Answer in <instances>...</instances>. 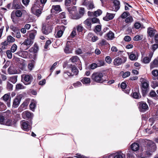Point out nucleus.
I'll list each match as a JSON object with an SVG mask.
<instances>
[{
    "mask_svg": "<svg viewBox=\"0 0 158 158\" xmlns=\"http://www.w3.org/2000/svg\"><path fill=\"white\" fill-rule=\"evenodd\" d=\"M91 78L94 81L100 83L108 80L107 78L105 77L104 73L100 72H94L91 75Z\"/></svg>",
    "mask_w": 158,
    "mask_h": 158,
    "instance_id": "nucleus-1",
    "label": "nucleus"
},
{
    "mask_svg": "<svg viewBox=\"0 0 158 158\" xmlns=\"http://www.w3.org/2000/svg\"><path fill=\"white\" fill-rule=\"evenodd\" d=\"M52 23L51 21L45 22L43 25L42 31L45 35H48L52 31Z\"/></svg>",
    "mask_w": 158,
    "mask_h": 158,
    "instance_id": "nucleus-2",
    "label": "nucleus"
},
{
    "mask_svg": "<svg viewBox=\"0 0 158 158\" xmlns=\"http://www.w3.org/2000/svg\"><path fill=\"white\" fill-rule=\"evenodd\" d=\"M67 70L64 73H66L68 76H72L74 75H76L78 73V71L76 67L72 64H69L67 68Z\"/></svg>",
    "mask_w": 158,
    "mask_h": 158,
    "instance_id": "nucleus-3",
    "label": "nucleus"
},
{
    "mask_svg": "<svg viewBox=\"0 0 158 158\" xmlns=\"http://www.w3.org/2000/svg\"><path fill=\"white\" fill-rule=\"evenodd\" d=\"M21 128L24 131H28L31 129V126L29 124L28 122L23 120L20 122Z\"/></svg>",
    "mask_w": 158,
    "mask_h": 158,
    "instance_id": "nucleus-4",
    "label": "nucleus"
},
{
    "mask_svg": "<svg viewBox=\"0 0 158 158\" xmlns=\"http://www.w3.org/2000/svg\"><path fill=\"white\" fill-rule=\"evenodd\" d=\"M3 100L8 107H10L11 97L10 93L5 94L2 97Z\"/></svg>",
    "mask_w": 158,
    "mask_h": 158,
    "instance_id": "nucleus-5",
    "label": "nucleus"
},
{
    "mask_svg": "<svg viewBox=\"0 0 158 158\" xmlns=\"http://www.w3.org/2000/svg\"><path fill=\"white\" fill-rule=\"evenodd\" d=\"M142 89L143 94L145 96L148 92V88L149 87V82L147 81H142Z\"/></svg>",
    "mask_w": 158,
    "mask_h": 158,
    "instance_id": "nucleus-6",
    "label": "nucleus"
},
{
    "mask_svg": "<svg viewBox=\"0 0 158 158\" xmlns=\"http://www.w3.org/2000/svg\"><path fill=\"white\" fill-rule=\"evenodd\" d=\"M31 77L29 75H24L22 76V81L25 85L30 84L31 82Z\"/></svg>",
    "mask_w": 158,
    "mask_h": 158,
    "instance_id": "nucleus-7",
    "label": "nucleus"
},
{
    "mask_svg": "<svg viewBox=\"0 0 158 158\" xmlns=\"http://www.w3.org/2000/svg\"><path fill=\"white\" fill-rule=\"evenodd\" d=\"M16 115L17 117L16 120H13L11 119H7L6 122V125L8 126H12L15 124L16 122L19 120V114H17Z\"/></svg>",
    "mask_w": 158,
    "mask_h": 158,
    "instance_id": "nucleus-8",
    "label": "nucleus"
},
{
    "mask_svg": "<svg viewBox=\"0 0 158 158\" xmlns=\"http://www.w3.org/2000/svg\"><path fill=\"white\" fill-rule=\"evenodd\" d=\"M21 100V98L19 96L16 97L13 100L12 108H17L20 104Z\"/></svg>",
    "mask_w": 158,
    "mask_h": 158,
    "instance_id": "nucleus-9",
    "label": "nucleus"
},
{
    "mask_svg": "<svg viewBox=\"0 0 158 158\" xmlns=\"http://www.w3.org/2000/svg\"><path fill=\"white\" fill-rule=\"evenodd\" d=\"M113 3V6L110 10L116 12L120 8V2L117 0H114Z\"/></svg>",
    "mask_w": 158,
    "mask_h": 158,
    "instance_id": "nucleus-10",
    "label": "nucleus"
},
{
    "mask_svg": "<svg viewBox=\"0 0 158 158\" xmlns=\"http://www.w3.org/2000/svg\"><path fill=\"white\" fill-rule=\"evenodd\" d=\"M33 40L30 39H26L24 42L22 44V45H23L27 46V49L28 48L33 44Z\"/></svg>",
    "mask_w": 158,
    "mask_h": 158,
    "instance_id": "nucleus-11",
    "label": "nucleus"
},
{
    "mask_svg": "<svg viewBox=\"0 0 158 158\" xmlns=\"http://www.w3.org/2000/svg\"><path fill=\"white\" fill-rule=\"evenodd\" d=\"M148 107L147 104L144 102H142L139 104V109L141 112H144L148 110Z\"/></svg>",
    "mask_w": 158,
    "mask_h": 158,
    "instance_id": "nucleus-12",
    "label": "nucleus"
},
{
    "mask_svg": "<svg viewBox=\"0 0 158 158\" xmlns=\"http://www.w3.org/2000/svg\"><path fill=\"white\" fill-rule=\"evenodd\" d=\"M22 117L24 119L31 118L33 116L32 114L28 111H26L22 114Z\"/></svg>",
    "mask_w": 158,
    "mask_h": 158,
    "instance_id": "nucleus-13",
    "label": "nucleus"
},
{
    "mask_svg": "<svg viewBox=\"0 0 158 158\" xmlns=\"http://www.w3.org/2000/svg\"><path fill=\"white\" fill-rule=\"evenodd\" d=\"M115 14H111L109 13H107L106 16L103 18V19L106 21H108L113 19Z\"/></svg>",
    "mask_w": 158,
    "mask_h": 158,
    "instance_id": "nucleus-14",
    "label": "nucleus"
},
{
    "mask_svg": "<svg viewBox=\"0 0 158 158\" xmlns=\"http://www.w3.org/2000/svg\"><path fill=\"white\" fill-rule=\"evenodd\" d=\"M83 23L87 27L88 29L90 30L92 23L91 18H87L84 22Z\"/></svg>",
    "mask_w": 158,
    "mask_h": 158,
    "instance_id": "nucleus-15",
    "label": "nucleus"
},
{
    "mask_svg": "<svg viewBox=\"0 0 158 158\" xmlns=\"http://www.w3.org/2000/svg\"><path fill=\"white\" fill-rule=\"evenodd\" d=\"M72 41H68L66 44V46L64 49V51L66 53H72V49L69 48V43H70Z\"/></svg>",
    "mask_w": 158,
    "mask_h": 158,
    "instance_id": "nucleus-16",
    "label": "nucleus"
},
{
    "mask_svg": "<svg viewBox=\"0 0 158 158\" xmlns=\"http://www.w3.org/2000/svg\"><path fill=\"white\" fill-rule=\"evenodd\" d=\"M156 32V31L152 27H149L148 29L147 33L151 37H153Z\"/></svg>",
    "mask_w": 158,
    "mask_h": 158,
    "instance_id": "nucleus-17",
    "label": "nucleus"
},
{
    "mask_svg": "<svg viewBox=\"0 0 158 158\" xmlns=\"http://www.w3.org/2000/svg\"><path fill=\"white\" fill-rule=\"evenodd\" d=\"M77 0H65L64 4L66 6H69L72 4L75 5Z\"/></svg>",
    "mask_w": 158,
    "mask_h": 158,
    "instance_id": "nucleus-18",
    "label": "nucleus"
},
{
    "mask_svg": "<svg viewBox=\"0 0 158 158\" xmlns=\"http://www.w3.org/2000/svg\"><path fill=\"white\" fill-rule=\"evenodd\" d=\"M22 6L16 0H14L13 3V7L14 9H17L22 8Z\"/></svg>",
    "mask_w": 158,
    "mask_h": 158,
    "instance_id": "nucleus-19",
    "label": "nucleus"
},
{
    "mask_svg": "<svg viewBox=\"0 0 158 158\" xmlns=\"http://www.w3.org/2000/svg\"><path fill=\"white\" fill-rule=\"evenodd\" d=\"M38 49V46L35 43L34 46L30 48L29 51L31 52L35 53L37 52Z\"/></svg>",
    "mask_w": 158,
    "mask_h": 158,
    "instance_id": "nucleus-20",
    "label": "nucleus"
},
{
    "mask_svg": "<svg viewBox=\"0 0 158 158\" xmlns=\"http://www.w3.org/2000/svg\"><path fill=\"white\" fill-rule=\"evenodd\" d=\"M123 62L122 59L119 57L115 58L114 61V64L116 66H118L120 65Z\"/></svg>",
    "mask_w": 158,
    "mask_h": 158,
    "instance_id": "nucleus-21",
    "label": "nucleus"
},
{
    "mask_svg": "<svg viewBox=\"0 0 158 158\" xmlns=\"http://www.w3.org/2000/svg\"><path fill=\"white\" fill-rule=\"evenodd\" d=\"M65 27L64 26H62L60 27V30H59L57 34L56 35V37L60 38L61 37L63 33V31L64 30Z\"/></svg>",
    "mask_w": 158,
    "mask_h": 158,
    "instance_id": "nucleus-22",
    "label": "nucleus"
},
{
    "mask_svg": "<svg viewBox=\"0 0 158 158\" xmlns=\"http://www.w3.org/2000/svg\"><path fill=\"white\" fill-rule=\"evenodd\" d=\"M17 54L19 55V56H21L24 58H27L28 56L31 57L28 55V53L27 51L19 52H17Z\"/></svg>",
    "mask_w": 158,
    "mask_h": 158,
    "instance_id": "nucleus-23",
    "label": "nucleus"
},
{
    "mask_svg": "<svg viewBox=\"0 0 158 158\" xmlns=\"http://www.w3.org/2000/svg\"><path fill=\"white\" fill-rule=\"evenodd\" d=\"M158 67V60L156 59H154L150 64V68L151 69Z\"/></svg>",
    "mask_w": 158,
    "mask_h": 158,
    "instance_id": "nucleus-24",
    "label": "nucleus"
},
{
    "mask_svg": "<svg viewBox=\"0 0 158 158\" xmlns=\"http://www.w3.org/2000/svg\"><path fill=\"white\" fill-rule=\"evenodd\" d=\"M39 3L37 2H35L31 8V12H35L36 10H37L40 8V7L39 6Z\"/></svg>",
    "mask_w": 158,
    "mask_h": 158,
    "instance_id": "nucleus-25",
    "label": "nucleus"
},
{
    "mask_svg": "<svg viewBox=\"0 0 158 158\" xmlns=\"http://www.w3.org/2000/svg\"><path fill=\"white\" fill-rule=\"evenodd\" d=\"M131 148L132 150L134 151H136L139 150V145L138 143H134L131 145Z\"/></svg>",
    "mask_w": 158,
    "mask_h": 158,
    "instance_id": "nucleus-26",
    "label": "nucleus"
},
{
    "mask_svg": "<svg viewBox=\"0 0 158 158\" xmlns=\"http://www.w3.org/2000/svg\"><path fill=\"white\" fill-rule=\"evenodd\" d=\"M128 54L129 56V58L131 60L135 61L137 60V56H136L134 54L132 53H128Z\"/></svg>",
    "mask_w": 158,
    "mask_h": 158,
    "instance_id": "nucleus-27",
    "label": "nucleus"
},
{
    "mask_svg": "<svg viewBox=\"0 0 158 158\" xmlns=\"http://www.w3.org/2000/svg\"><path fill=\"white\" fill-rule=\"evenodd\" d=\"M8 72L9 74H12L16 73L17 71L13 66H10L8 69Z\"/></svg>",
    "mask_w": 158,
    "mask_h": 158,
    "instance_id": "nucleus-28",
    "label": "nucleus"
},
{
    "mask_svg": "<svg viewBox=\"0 0 158 158\" xmlns=\"http://www.w3.org/2000/svg\"><path fill=\"white\" fill-rule=\"evenodd\" d=\"M149 95L150 97L153 98L154 99L156 100L158 99V96L154 91L152 90L150 93Z\"/></svg>",
    "mask_w": 158,
    "mask_h": 158,
    "instance_id": "nucleus-29",
    "label": "nucleus"
},
{
    "mask_svg": "<svg viewBox=\"0 0 158 158\" xmlns=\"http://www.w3.org/2000/svg\"><path fill=\"white\" fill-rule=\"evenodd\" d=\"M47 1V0H37L36 2L39 3L40 7L43 8Z\"/></svg>",
    "mask_w": 158,
    "mask_h": 158,
    "instance_id": "nucleus-30",
    "label": "nucleus"
},
{
    "mask_svg": "<svg viewBox=\"0 0 158 158\" xmlns=\"http://www.w3.org/2000/svg\"><path fill=\"white\" fill-rule=\"evenodd\" d=\"M81 81L84 84H87L90 83V80L89 78L84 77L81 80Z\"/></svg>",
    "mask_w": 158,
    "mask_h": 158,
    "instance_id": "nucleus-31",
    "label": "nucleus"
},
{
    "mask_svg": "<svg viewBox=\"0 0 158 158\" xmlns=\"http://www.w3.org/2000/svg\"><path fill=\"white\" fill-rule=\"evenodd\" d=\"M153 151H146V154L148 156H151L153 152H154L156 150V147L155 145V144H154L153 146Z\"/></svg>",
    "mask_w": 158,
    "mask_h": 158,
    "instance_id": "nucleus-32",
    "label": "nucleus"
},
{
    "mask_svg": "<svg viewBox=\"0 0 158 158\" xmlns=\"http://www.w3.org/2000/svg\"><path fill=\"white\" fill-rule=\"evenodd\" d=\"M124 155L121 152L114 154V158H123Z\"/></svg>",
    "mask_w": 158,
    "mask_h": 158,
    "instance_id": "nucleus-33",
    "label": "nucleus"
},
{
    "mask_svg": "<svg viewBox=\"0 0 158 158\" xmlns=\"http://www.w3.org/2000/svg\"><path fill=\"white\" fill-rule=\"evenodd\" d=\"M43 8H41V7L40 8L36 10L35 12H32L33 14H34L37 17H39L41 15L42 13V10Z\"/></svg>",
    "mask_w": 158,
    "mask_h": 158,
    "instance_id": "nucleus-34",
    "label": "nucleus"
},
{
    "mask_svg": "<svg viewBox=\"0 0 158 158\" xmlns=\"http://www.w3.org/2000/svg\"><path fill=\"white\" fill-rule=\"evenodd\" d=\"M28 104V102L27 101H25L20 106V107L22 110L25 109Z\"/></svg>",
    "mask_w": 158,
    "mask_h": 158,
    "instance_id": "nucleus-35",
    "label": "nucleus"
},
{
    "mask_svg": "<svg viewBox=\"0 0 158 158\" xmlns=\"http://www.w3.org/2000/svg\"><path fill=\"white\" fill-rule=\"evenodd\" d=\"M107 35L108 40H111L114 38V34L112 31H110L107 34Z\"/></svg>",
    "mask_w": 158,
    "mask_h": 158,
    "instance_id": "nucleus-36",
    "label": "nucleus"
},
{
    "mask_svg": "<svg viewBox=\"0 0 158 158\" xmlns=\"http://www.w3.org/2000/svg\"><path fill=\"white\" fill-rule=\"evenodd\" d=\"M35 63V61L32 60H31L30 63L28 65V68L30 70H31L33 68L34 65Z\"/></svg>",
    "mask_w": 158,
    "mask_h": 158,
    "instance_id": "nucleus-37",
    "label": "nucleus"
},
{
    "mask_svg": "<svg viewBox=\"0 0 158 158\" xmlns=\"http://www.w3.org/2000/svg\"><path fill=\"white\" fill-rule=\"evenodd\" d=\"M26 11L24 10H22V11H21L19 10H17L15 12V15L17 17H20L22 16V11L23 12V11Z\"/></svg>",
    "mask_w": 158,
    "mask_h": 158,
    "instance_id": "nucleus-38",
    "label": "nucleus"
},
{
    "mask_svg": "<svg viewBox=\"0 0 158 158\" xmlns=\"http://www.w3.org/2000/svg\"><path fill=\"white\" fill-rule=\"evenodd\" d=\"M76 35V31L75 29H73L70 34V36L68 38V40H71Z\"/></svg>",
    "mask_w": 158,
    "mask_h": 158,
    "instance_id": "nucleus-39",
    "label": "nucleus"
},
{
    "mask_svg": "<svg viewBox=\"0 0 158 158\" xmlns=\"http://www.w3.org/2000/svg\"><path fill=\"white\" fill-rule=\"evenodd\" d=\"M52 8L56 11H60L61 10L60 6L59 5L53 6Z\"/></svg>",
    "mask_w": 158,
    "mask_h": 158,
    "instance_id": "nucleus-40",
    "label": "nucleus"
},
{
    "mask_svg": "<svg viewBox=\"0 0 158 158\" xmlns=\"http://www.w3.org/2000/svg\"><path fill=\"white\" fill-rule=\"evenodd\" d=\"M17 45L16 44H14L11 46L10 49V51L12 52H14L16 51V50L17 49Z\"/></svg>",
    "mask_w": 158,
    "mask_h": 158,
    "instance_id": "nucleus-41",
    "label": "nucleus"
},
{
    "mask_svg": "<svg viewBox=\"0 0 158 158\" xmlns=\"http://www.w3.org/2000/svg\"><path fill=\"white\" fill-rule=\"evenodd\" d=\"M132 96L133 98L135 99H139L140 98L141 96L138 92H134L133 93Z\"/></svg>",
    "mask_w": 158,
    "mask_h": 158,
    "instance_id": "nucleus-42",
    "label": "nucleus"
},
{
    "mask_svg": "<svg viewBox=\"0 0 158 158\" xmlns=\"http://www.w3.org/2000/svg\"><path fill=\"white\" fill-rule=\"evenodd\" d=\"M7 40L10 43H13L15 41V38L11 35H9L7 38Z\"/></svg>",
    "mask_w": 158,
    "mask_h": 158,
    "instance_id": "nucleus-43",
    "label": "nucleus"
},
{
    "mask_svg": "<svg viewBox=\"0 0 158 158\" xmlns=\"http://www.w3.org/2000/svg\"><path fill=\"white\" fill-rule=\"evenodd\" d=\"M143 38V35H137L135 36L133 38V40L134 41H138L142 40Z\"/></svg>",
    "mask_w": 158,
    "mask_h": 158,
    "instance_id": "nucleus-44",
    "label": "nucleus"
},
{
    "mask_svg": "<svg viewBox=\"0 0 158 158\" xmlns=\"http://www.w3.org/2000/svg\"><path fill=\"white\" fill-rule=\"evenodd\" d=\"M9 80L13 83H15L17 81V77L16 76H13L10 77Z\"/></svg>",
    "mask_w": 158,
    "mask_h": 158,
    "instance_id": "nucleus-45",
    "label": "nucleus"
},
{
    "mask_svg": "<svg viewBox=\"0 0 158 158\" xmlns=\"http://www.w3.org/2000/svg\"><path fill=\"white\" fill-rule=\"evenodd\" d=\"M78 60V57L77 56H73L70 59V60L73 63H75Z\"/></svg>",
    "mask_w": 158,
    "mask_h": 158,
    "instance_id": "nucleus-46",
    "label": "nucleus"
},
{
    "mask_svg": "<svg viewBox=\"0 0 158 158\" xmlns=\"http://www.w3.org/2000/svg\"><path fill=\"white\" fill-rule=\"evenodd\" d=\"M102 13V11L100 10H97L94 12V15L95 16H98L100 15Z\"/></svg>",
    "mask_w": 158,
    "mask_h": 158,
    "instance_id": "nucleus-47",
    "label": "nucleus"
},
{
    "mask_svg": "<svg viewBox=\"0 0 158 158\" xmlns=\"http://www.w3.org/2000/svg\"><path fill=\"white\" fill-rule=\"evenodd\" d=\"M87 7L89 9H91L94 8L93 3L92 2H89L88 3Z\"/></svg>",
    "mask_w": 158,
    "mask_h": 158,
    "instance_id": "nucleus-48",
    "label": "nucleus"
},
{
    "mask_svg": "<svg viewBox=\"0 0 158 158\" xmlns=\"http://www.w3.org/2000/svg\"><path fill=\"white\" fill-rule=\"evenodd\" d=\"M36 106L35 102L33 101L31 102L30 105V109L32 111H33Z\"/></svg>",
    "mask_w": 158,
    "mask_h": 158,
    "instance_id": "nucleus-49",
    "label": "nucleus"
},
{
    "mask_svg": "<svg viewBox=\"0 0 158 158\" xmlns=\"http://www.w3.org/2000/svg\"><path fill=\"white\" fill-rule=\"evenodd\" d=\"M151 86L153 89H155L156 87H158V81H153L152 82Z\"/></svg>",
    "mask_w": 158,
    "mask_h": 158,
    "instance_id": "nucleus-50",
    "label": "nucleus"
},
{
    "mask_svg": "<svg viewBox=\"0 0 158 158\" xmlns=\"http://www.w3.org/2000/svg\"><path fill=\"white\" fill-rule=\"evenodd\" d=\"M85 12V10L84 8L81 7L79 10V15L81 17L82 16Z\"/></svg>",
    "mask_w": 158,
    "mask_h": 158,
    "instance_id": "nucleus-51",
    "label": "nucleus"
},
{
    "mask_svg": "<svg viewBox=\"0 0 158 158\" xmlns=\"http://www.w3.org/2000/svg\"><path fill=\"white\" fill-rule=\"evenodd\" d=\"M24 86L20 84H18L16 85V89L17 90H19L24 89Z\"/></svg>",
    "mask_w": 158,
    "mask_h": 158,
    "instance_id": "nucleus-52",
    "label": "nucleus"
},
{
    "mask_svg": "<svg viewBox=\"0 0 158 158\" xmlns=\"http://www.w3.org/2000/svg\"><path fill=\"white\" fill-rule=\"evenodd\" d=\"M151 58L148 57H145L143 59V63L145 64L149 63L151 61Z\"/></svg>",
    "mask_w": 158,
    "mask_h": 158,
    "instance_id": "nucleus-53",
    "label": "nucleus"
},
{
    "mask_svg": "<svg viewBox=\"0 0 158 158\" xmlns=\"http://www.w3.org/2000/svg\"><path fill=\"white\" fill-rule=\"evenodd\" d=\"M152 73L153 76L157 77V79L158 80V70H153L152 71Z\"/></svg>",
    "mask_w": 158,
    "mask_h": 158,
    "instance_id": "nucleus-54",
    "label": "nucleus"
},
{
    "mask_svg": "<svg viewBox=\"0 0 158 158\" xmlns=\"http://www.w3.org/2000/svg\"><path fill=\"white\" fill-rule=\"evenodd\" d=\"M6 55L8 58L11 59L12 57V52L10 50H7L6 52Z\"/></svg>",
    "mask_w": 158,
    "mask_h": 158,
    "instance_id": "nucleus-55",
    "label": "nucleus"
},
{
    "mask_svg": "<svg viewBox=\"0 0 158 158\" xmlns=\"http://www.w3.org/2000/svg\"><path fill=\"white\" fill-rule=\"evenodd\" d=\"M133 18L132 17L129 16L125 20V22L126 23H129L133 21Z\"/></svg>",
    "mask_w": 158,
    "mask_h": 158,
    "instance_id": "nucleus-56",
    "label": "nucleus"
},
{
    "mask_svg": "<svg viewBox=\"0 0 158 158\" xmlns=\"http://www.w3.org/2000/svg\"><path fill=\"white\" fill-rule=\"evenodd\" d=\"M13 85L10 83L9 82H7V88L9 90H11L13 89Z\"/></svg>",
    "mask_w": 158,
    "mask_h": 158,
    "instance_id": "nucleus-57",
    "label": "nucleus"
},
{
    "mask_svg": "<svg viewBox=\"0 0 158 158\" xmlns=\"http://www.w3.org/2000/svg\"><path fill=\"white\" fill-rule=\"evenodd\" d=\"M105 61L106 62L110 64L112 61V59L110 56H106L105 58Z\"/></svg>",
    "mask_w": 158,
    "mask_h": 158,
    "instance_id": "nucleus-58",
    "label": "nucleus"
},
{
    "mask_svg": "<svg viewBox=\"0 0 158 158\" xmlns=\"http://www.w3.org/2000/svg\"><path fill=\"white\" fill-rule=\"evenodd\" d=\"M106 41L104 39L102 40L101 41H100L98 43V45L100 46H103L104 45H105L106 44Z\"/></svg>",
    "mask_w": 158,
    "mask_h": 158,
    "instance_id": "nucleus-59",
    "label": "nucleus"
},
{
    "mask_svg": "<svg viewBox=\"0 0 158 158\" xmlns=\"http://www.w3.org/2000/svg\"><path fill=\"white\" fill-rule=\"evenodd\" d=\"M10 28L15 32H17L19 30L17 28L14 26L13 25L10 26Z\"/></svg>",
    "mask_w": 158,
    "mask_h": 158,
    "instance_id": "nucleus-60",
    "label": "nucleus"
},
{
    "mask_svg": "<svg viewBox=\"0 0 158 158\" xmlns=\"http://www.w3.org/2000/svg\"><path fill=\"white\" fill-rule=\"evenodd\" d=\"M92 23H98L99 22V20L96 18H94L91 19Z\"/></svg>",
    "mask_w": 158,
    "mask_h": 158,
    "instance_id": "nucleus-61",
    "label": "nucleus"
},
{
    "mask_svg": "<svg viewBox=\"0 0 158 158\" xmlns=\"http://www.w3.org/2000/svg\"><path fill=\"white\" fill-rule=\"evenodd\" d=\"M67 10L70 13H72V11H75L76 10V7L75 6L70 7L67 8Z\"/></svg>",
    "mask_w": 158,
    "mask_h": 158,
    "instance_id": "nucleus-62",
    "label": "nucleus"
},
{
    "mask_svg": "<svg viewBox=\"0 0 158 158\" xmlns=\"http://www.w3.org/2000/svg\"><path fill=\"white\" fill-rule=\"evenodd\" d=\"M97 64L98 67L103 66L104 64V62L103 60H99Z\"/></svg>",
    "mask_w": 158,
    "mask_h": 158,
    "instance_id": "nucleus-63",
    "label": "nucleus"
},
{
    "mask_svg": "<svg viewBox=\"0 0 158 158\" xmlns=\"http://www.w3.org/2000/svg\"><path fill=\"white\" fill-rule=\"evenodd\" d=\"M124 40L126 42H129L131 40V38L129 36L126 35L124 37Z\"/></svg>",
    "mask_w": 158,
    "mask_h": 158,
    "instance_id": "nucleus-64",
    "label": "nucleus"
}]
</instances>
